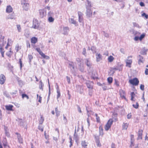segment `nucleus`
Instances as JSON below:
<instances>
[{"instance_id": "1", "label": "nucleus", "mask_w": 148, "mask_h": 148, "mask_svg": "<svg viewBox=\"0 0 148 148\" xmlns=\"http://www.w3.org/2000/svg\"><path fill=\"white\" fill-rule=\"evenodd\" d=\"M28 2L29 0H21V4L23 10L27 11L29 9L30 5Z\"/></svg>"}, {"instance_id": "2", "label": "nucleus", "mask_w": 148, "mask_h": 148, "mask_svg": "<svg viewBox=\"0 0 148 148\" xmlns=\"http://www.w3.org/2000/svg\"><path fill=\"white\" fill-rule=\"evenodd\" d=\"M94 83L92 82L88 81L86 83V85L88 88L89 89V94L91 96L93 92V87Z\"/></svg>"}, {"instance_id": "3", "label": "nucleus", "mask_w": 148, "mask_h": 148, "mask_svg": "<svg viewBox=\"0 0 148 148\" xmlns=\"http://www.w3.org/2000/svg\"><path fill=\"white\" fill-rule=\"evenodd\" d=\"M113 122V121L112 119H109L104 127L105 130L107 131L109 130L111 128Z\"/></svg>"}, {"instance_id": "4", "label": "nucleus", "mask_w": 148, "mask_h": 148, "mask_svg": "<svg viewBox=\"0 0 148 148\" xmlns=\"http://www.w3.org/2000/svg\"><path fill=\"white\" fill-rule=\"evenodd\" d=\"M129 82L133 86H137L139 84V81L137 78L135 77L130 79L129 81Z\"/></svg>"}, {"instance_id": "5", "label": "nucleus", "mask_w": 148, "mask_h": 148, "mask_svg": "<svg viewBox=\"0 0 148 148\" xmlns=\"http://www.w3.org/2000/svg\"><path fill=\"white\" fill-rule=\"evenodd\" d=\"M36 49L39 53V54L43 58L47 60H49V56L46 55L44 53L41 51L40 48H36Z\"/></svg>"}, {"instance_id": "6", "label": "nucleus", "mask_w": 148, "mask_h": 148, "mask_svg": "<svg viewBox=\"0 0 148 148\" xmlns=\"http://www.w3.org/2000/svg\"><path fill=\"white\" fill-rule=\"evenodd\" d=\"M15 134L17 135V137L18 143L21 144H23V139L21 134L17 132H16Z\"/></svg>"}, {"instance_id": "7", "label": "nucleus", "mask_w": 148, "mask_h": 148, "mask_svg": "<svg viewBox=\"0 0 148 148\" xmlns=\"http://www.w3.org/2000/svg\"><path fill=\"white\" fill-rule=\"evenodd\" d=\"M6 80V77L3 74H1L0 76V84L2 85L3 84Z\"/></svg>"}, {"instance_id": "8", "label": "nucleus", "mask_w": 148, "mask_h": 148, "mask_svg": "<svg viewBox=\"0 0 148 148\" xmlns=\"http://www.w3.org/2000/svg\"><path fill=\"white\" fill-rule=\"evenodd\" d=\"M39 12L40 17L41 18H43L46 15V12L44 9L39 10Z\"/></svg>"}, {"instance_id": "9", "label": "nucleus", "mask_w": 148, "mask_h": 148, "mask_svg": "<svg viewBox=\"0 0 148 148\" xmlns=\"http://www.w3.org/2000/svg\"><path fill=\"white\" fill-rule=\"evenodd\" d=\"M143 130L141 129H139L138 132V137L137 139H142L143 135Z\"/></svg>"}, {"instance_id": "10", "label": "nucleus", "mask_w": 148, "mask_h": 148, "mask_svg": "<svg viewBox=\"0 0 148 148\" xmlns=\"http://www.w3.org/2000/svg\"><path fill=\"white\" fill-rule=\"evenodd\" d=\"M13 11V9L10 5H7L6 9V12L7 13L12 12Z\"/></svg>"}, {"instance_id": "11", "label": "nucleus", "mask_w": 148, "mask_h": 148, "mask_svg": "<svg viewBox=\"0 0 148 148\" xmlns=\"http://www.w3.org/2000/svg\"><path fill=\"white\" fill-rule=\"evenodd\" d=\"M120 94L121 97L122 98L124 99L126 101H127V99L125 97V93L124 91L121 90L120 91Z\"/></svg>"}, {"instance_id": "12", "label": "nucleus", "mask_w": 148, "mask_h": 148, "mask_svg": "<svg viewBox=\"0 0 148 148\" xmlns=\"http://www.w3.org/2000/svg\"><path fill=\"white\" fill-rule=\"evenodd\" d=\"M132 62V59H127L126 61V66L128 67L129 68H131V64Z\"/></svg>"}, {"instance_id": "13", "label": "nucleus", "mask_w": 148, "mask_h": 148, "mask_svg": "<svg viewBox=\"0 0 148 148\" xmlns=\"http://www.w3.org/2000/svg\"><path fill=\"white\" fill-rule=\"evenodd\" d=\"M5 108L8 111H13L14 110L13 109V106L11 105H6L5 106Z\"/></svg>"}, {"instance_id": "14", "label": "nucleus", "mask_w": 148, "mask_h": 148, "mask_svg": "<svg viewBox=\"0 0 148 148\" xmlns=\"http://www.w3.org/2000/svg\"><path fill=\"white\" fill-rule=\"evenodd\" d=\"M13 51L12 50V49L11 48L10 49L9 51L7 52L6 53V54L8 56L9 58H11V56L13 54Z\"/></svg>"}, {"instance_id": "15", "label": "nucleus", "mask_w": 148, "mask_h": 148, "mask_svg": "<svg viewBox=\"0 0 148 148\" xmlns=\"http://www.w3.org/2000/svg\"><path fill=\"white\" fill-rule=\"evenodd\" d=\"M92 12L90 9H88L86 11V16L87 17H90L92 16Z\"/></svg>"}, {"instance_id": "16", "label": "nucleus", "mask_w": 148, "mask_h": 148, "mask_svg": "<svg viewBox=\"0 0 148 148\" xmlns=\"http://www.w3.org/2000/svg\"><path fill=\"white\" fill-rule=\"evenodd\" d=\"M88 143L86 142L85 140L82 141L81 142V145L83 148H87Z\"/></svg>"}, {"instance_id": "17", "label": "nucleus", "mask_w": 148, "mask_h": 148, "mask_svg": "<svg viewBox=\"0 0 148 148\" xmlns=\"http://www.w3.org/2000/svg\"><path fill=\"white\" fill-rule=\"evenodd\" d=\"M38 41V39L36 37H33L31 38V42L33 44H35Z\"/></svg>"}, {"instance_id": "18", "label": "nucleus", "mask_w": 148, "mask_h": 148, "mask_svg": "<svg viewBox=\"0 0 148 148\" xmlns=\"http://www.w3.org/2000/svg\"><path fill=\"white\" fill-rule=\"evenodd\" d=\"M96 56L97 62H99L102 59L101 55L100 54H97Z\"/></svg>"}, {"instance_id": "19", "label": "nucleus", "mask_w": 148, "mask_h": 148, "mask_svg": "<svg viewBox=\"0 0 148 148\" xmlns=\"http://www.w3.org/2000/svg\"><path fill=\"white\" fill-rule=\"evenodd\" d=\"M95 142L97 146L98 147H100L101 146V144L100 143L99 138L95 140Z\"/></svg>"}, {"instance_id": "20", "label": "nucleus", "mask_w": 148, "mask_h": 148, "mask_svg": "<svg viewBox=\"0 0 148 148\" xmlns=\"http://www.w3.org/2000/svg\"><path fill=\"white\" fill-rule=\"evenodd\" d=\"M129 125L128 123H123L122 125L123 130H127Z\"/></svg>"}, {"instance_id": "21", "label": "nucleus", "mask_w": 148, "mask_h": 148, "mask_svg": "<svg viewBox=\"0 0 148 148\" xmlns=\"http://www.w3.org/2000/svg\"><path fill=\"white\" fill-rule=\"evenodd\" d=\"M14 17V13L13 12L12 13L9 14L6 18L7 19H13Z\"/></svg>"}, {"instance_id": "22", "label": "nucleus", "mask_w": 148, "mask_h": 148, "mask_svg": "<svg viewBox=\"0 0 148 148\" xmlns=\"http://www.w3.org/2000/svg\"><path fill=\"white\" fill-rule=\"evenodd\" d=\"M99 135L101 136H103V127L101 125H100L99 126Z\"/></svg>"}, {"instance_id": "23", "label": "nucleus", "mask_w": 148, "mask_h": 148, "mask_svg": "<svg viewBox=\"0 0 148 148\" xmlns=\"http://www.w3.org/2000/svg\"><path fill=\"white\" fill-rule=\"evenodd\" d=\"M57 99H58L60 96V92L59 87L58 86L57 87Z\"/></svg>"}, {"instance_id": "24", "label": "nucleus", "mask_w": 148, "mask_h": 148, "mask_svg": "<svg viewBox=\"0 0 148 148\" xmlns=\"http://www.w3.org/2000/svg\"><path fill=\"white\" fill-rule=\"evenodd\" d=\"M139 60L138 61V63L139 64H140L141 63H143V57L141 56L140 55H139Z\"/></svg>"}, {"instance_id": "25", "label": "nucleus", "mask_w": 148, "mask_h": 148, "mask_svg": "<svg viewBox=\"0 0 148 148\" xmlns=\"http://www.w3.org/2000/svg\"><path fill=\"white\" fill-rule=\"evenodd\" d=\"M95 115L96 117V122L97 123H101V120L100 119V117L98 116V114L97 113H95Z\"/></svg>"}, {"instance_id": "26", "label": "nucleus", "mask_w": 148, "mask_h": 148, "mask_svg": "<svg viewBox=\"0 0 148 148\" xmlns=\"http://www.w3.org/2000/svg\"><path fill=\"white\" fill-rule=\"evenodd\" d=\"M38 23H36L34 21L33 23V25L32 26V27L34 29H37L38 27Z\"/></svg>"}, {"instance_id": "27", "label": "nucleus", "mask_w": 148, "mask_h": 148, "mask_svg": "<svg viewBox=\"0 0 148 148\" xmlns=\"http://www.w3.org/2000/svg\"><path fill=\"white\" fill-rule=\"evenodd\" d=\"M131 100L132 101H134V98L136 95L134 93V92H132L131 93Z\"/></svg>"}, {"instance_id": "28", "label": "nucleus", "mask_w": 148, "mask_h": 148, "mask_svg": "<svg viewBox=\"0 0 148 148\" xmlns=\"http://www.w3.org/2000/svg\"><path fill=\"white\" fill-rule=\"evenodd\" d=\"M114 59V58L112 56H110L108 57V62H112L113 61Z\"/></svg>"}, {"instance_id": "29", "label": "nucleus", "mask_w": 148, "mask_h": 148, "mask_svg": "<svg viewBox=\"0 0 148 148\" xmlns=\"http://www.w3.org/2000/svg\"><path fill=\"white\" fill-rule=\"evenodd\" d=\"M108 83L109 84H111L112 82L113 78L111 77H109L107 78Z\"/></svg>"}, {"instance_id": "30", "label": "nucleus", "mask_w": 148, "mask_h": 148, "mask_svg": "<svg viewBox=\"0 0 148 148\" xmlns=\"http://www.w3.org/2000/svg\"><path fill=\"white\" fill-rule=\"evenodd\" d=\"M86 64L87 66H88L90 68L92 66V64L90 63V62L88 60V59H86Z\"/></svg>"}, {"instance_id": "31", "label": "nucleus", "mask_w": 148, "mask_h": 148, "mask_svg": "<svg viewBox=\"0 0 148 148\" xmlns=\"http://www.w3.org/2000/svg\"><path fill=\"white\" fill-rule=\"evenodd\" d=\"M0 52L1 53L2 56L3 57H4V53L5 52L4 49H3L2 48V47H1L0 48Z\"/></svg>"}, {"instance_id": "32", "label": "nucleus", "mask_w": 148, "mask_h": 148, "mask_svg": "<svg viewBox=\"0 0 148 148\" xmlns=\"http://www.w3.org/2000/svg\"><path fill=\"white\" fill-rule=\"evenodd\" d=\"M39 88L40 89L43 90V86H44L43 84L42 83V81L41 80L39 82Z\"/></svg>"}, {"instance_id": "33", "label": "nucleus", "mask_w": 148, "mask_h": 148, "mask_svg": "<svg viewBox=\"0 0 148 148\" xmlns=\"http://www.w3.org/2000/svg\"><path fill=\"white\" fill-rule=\"evenodd\" d=\"M16 80H17L18 84L20 85L21 84H22V81L20 79V78H19L18 77H16Z\"/></svg>"}, {"instance_id": "34", "label": "nucleus", "mask_w": 148, "mask_h": 148, "mask_svg": "<svg viewBox=\"0 0 148 148\" xmlns=\"http://www.w3.org/2000/svg\"><path fill=\"white\" fill-rule=\"evenodd\" d=\"M54 18L51 16L49 17L48 18V21L49 22H53L54 21Z\"/></svg>"}, {"instance_id": "35", "label": "nucleus", "mask_w": 148, "mask_h": 148, "mask_svg": "<svg viewBox=\"0 0 148 148\" xmlns=\"http://www.w3.org/2000/svg\"><path fill=\"white\" fill-rule=\"evenodd\" d=\"M44 117H43V116L42 115L41 116L40 118V119L39 122L40 123H41V124H42L44 121Z\"/></svg>"}, {"instance_id": "36", "label": "nucleus", "mask_w": 148, "mask_h": 148, "mask_svg": "<svg viewBox=\"0 0 148 148\" xmlns=\"http://www.w3.org/2000/svg\"><path fill=\"white\" fill-rule=\"evenodd\" d=\"M145 34L143 33V34H142L139 38V40L140 41L141 40H142V39L143 38H144V37H145Z\"/></svg>"}, {"instance_id": "37", "label": "nucleus", "mask_w": 148, "mask_h": 148, "mask_svg": "<svg viewBox=\"0 0 148 148\" xmlns=\"http://www.w3.org/2000/svg\"><path fill=\"white\" fill-rule=\"evenodd\" d=\"M132 106L134 108L136 109H137L139 106V104L138 102H136L135 105L133 104Z\"/></svg>"}, {"instance_id": "38", "label": "nucleus", "mask_w": 148, "mask_h": 148, "mask_svg": "<svg viewBox=\"0 0 148 148\" xmlns=\"http://www.w3.org/2000/svg\"><path fill=\"white\" fill-rule=\"evenodd\" d=\"M141 16L142 17H145V18L147 19L148 18V15L147 14L145 13H143L142 14Z\"/></svg>"}, {"instance_id": "39", "label": "nucleus", "mask_w": 148, "mask_h": 148, "mask_svg": "<svg viewBox=\"0 0 148 148\" xmlns=\"http://www.w3.org/2000/svg\"><path fill=\"white\" fill-rule=\"evenodd\" d=\"M22 96L23 99L25 97H26L27 99H29L28 96L25 94H23L22 95Z\"/></svg>"}, {"instance_id": "40", "label": "nucleus", "mask_w": 148, "mask_h": 148, "mask_svg": "<svg viewBox=\"0 0 148 148\" xmlns=\"http://www.w3.org/2000/svg\"><path fill=\"white\" fill-rule=\"evenodd\" d=\"M69 140H70V145H69V147H71L73 145V142H72V138H71L70 137L69 138Z\"/></svg>"}, {"instance_id": "41", "label": "nucleus", "mask_w": 148, "mask_h": 148, "mask_svg": "<svg viewBox=\"0 0 148 148\" xmlns=\"http://www.w3.org/2000/svg\"><path fill=\"white\" fill-rule=\"evenodd\" d=\"M18 30L19 32H21V28L20 25H16Z\"/></svg>"}, {"instance_id": "42", "label": "nucleus", "mask_w": 148, "mask_h": 148, "mask_svg": "<svg viewBox=\"0 0 148 148\" xmlns=\"http://www.w3.org/2000/svg\"><path fill=\"white\" fill-rule=\"evenodd\" d=\"M38 129L41 132H42L43 131V127L42 126H39L38 127Z\"/></svg>"}, {"instance_id": "43", "label": "nucleus", "mask_w": 148, "mask_h": 148, "mask_svg": "<svg viewBox=\"0 0 148 148\" xmlns=\"http://www.w3.org/2000/svg\"><path fill=\"white\" fill-rule=\"evenodd\" d=\"M134 140L131 141V144L130 145V147H132L133 146H134Z\"/></svg>"}, {"instance_id": "44", "label": "nucleus", "mask_w": 148, "mask_h": 148, "mask_svg": "<svg viewBox=\"0 0 148 148\" xmlns=\"http://www.w3.org/2000/svg\"><path fill=\"white\" fill-rule=\"evenodd\" d=\"M78 14L79 16V18L81 17L83 15V14L82 13V12H78Z\"/></svg>"}, {"instance_id": "45", "label": "nucleus", "mask_w": 148, "mask_h": 148, "mask_svg": "<svg viewBox=\"0 0 148 148\" xmlns=\"http://www.w3.org/2000/svg\"><path fill=\"white\" fill-rule=\"evenodd\" d=\"M140 88L142 90H144V86L143 84H141L140 86Z\"/></svg>"}, {"instance_id": "46", "label": "nucleus", "mask_w": 148, "mask_h": 148, "mask_svg": "<svg viewBox=\"0 0 148 148\" xmlns=\"http://www.w3.org/2000/svg\"><path fill=\"white\" fill-rule=\"evenodd\" d=\"M115 84L117 86H119V81L116 80H115Z\"/></svg>"}, {"instance_id": "47", "label": "nucleus", "mask_w": 148, "mask_h": 148, "mask_svg": "<svg viewBox=\"0 0 148 148\" xmlns=\"http://www.w3.org/2000/svg\"><path fill=\"white\" fill-rule=\"evenodd\" d=\"M5 134L6 136H7L8 137H9L10 136V134L8 132V131H5Z\"/></svg>"}, {"instance_id": "48", "label": "nucleus", "mask_w": 148, "mask_h": 148, "mask_svg": "<svg viewBox=\"0 0 148 148\" xmlns=\"http://www.w3.org/2000/svg\"><path fill=\"white\" fill-rule=\"evenodd\" d=\"M127 118L128 119H130L131 118L132 115L131 114V113H130L128 114L127 115Z\"/></svg>"}, {"instance_id": "49", "label": "nucleus", "mask_w": 148, "mask_h": 148, "mask_svg": "<svg viewBox=\"0 0 148 148\" xmlns=\"http://www.w3.org/2000/svg\"><path fill=\"white\" fill-rule=\"evenodd\" d=\"M44 135H45V138L47 139H48L49 138V136L48 135H47L46 134V131L45 132Z\"/></svg>"}, {"instance_id": "50", "label": "nucleus", "mask_w": 148, "mask_h": 148, "mask_svg": "<svg viewBox=\"0 0 148 148\" xmlns=\"http://www.w3.org/2000/svg\"><path fill=\"white\" fill-rule=\"evenodd\" d=\"M19 62L20 64V68L21 69L22 67V61L21 59H19Z\"/></svg>"}, {"instance_id": "51", "label": "nucleus", "mask_w": 148, "mask_h": 148, "mask_svg": "<svg viewBox=\"0 0 148 148\" xmlns=\"http://www.w3.org/2000/svg\"><path fill=\"white\" fill-rule=\"evenodd\" d=\"M3 146L4 148H5V147H8V146H9V145H7V143L6 142L5 143H3Z\"/></svg>"}, {"instance_id": "52", "label": "nucleus", "mask_w": 148, "mask_h": 148, "mask_svg": "<svg viewBox=\"0 0 148 148\" xmlns=\"http://www.w3.org/2000/svg\"><path fill=\"white\" fill-rule=\"evenodd\" d=\"M145 73L146 75H148V69L146 68L145 69Z\"/></svg>"}, {"instance_id": "53", "label": "nucleus", "mask_w": 148, "mask_h": 148, "mask_svg": "<svg viewBox=\"0 0 148 148\" xmlns=\"http://www.w3.org/2000/svg\"><path fill=\"white\" fill-rule=\"evenodd\" d=\"M66 79H67V82L69 84L70 83V77L68 76H66Z\"/></svg>"}, {"instance_id": "54", "label": "nucleus", "mask_w": 148, "mask_h": 148, "mask_svg": "<svg viewBox=\"0 0 148 148\" xmlns=\"http://www.w3.org/2000/svg\"><path fill=\"white\" fill-rule=\"evenodd\" d=\"M140 5L141 7L144 6H145V5L144 3L142 2H140Z\"/></svg>"}, {"instance_id": "55", "label": "nucleus", "mask_w": 148, "mask_h": 148, "mask_svg": "<svg viewBox=\"0 0 148 148\" xmlns=\"http://www.w3.org/2000/svg\"><path fill=\"white\" fill-rule=\"evenodd\" d=\"M130 137H131V141L134 140V135H130Z\"/></svg>"}, {"instance_id": "56", "label": "nucleus", "mask_w": 148, "mask_h": 148, "mask_svg": "<svg viewBox=\"0 0 148 148\" xmlns=\"http://www.w3.org/2000/svg\"><path fill=\"white\" fill-rule=\"evenodd\" d=\"M68 95L69 96V99H71V94L69 93V90H67Z\"/></svg>"}, {"instance_id": "57", "label": "nucleus", "mask_w": 148, "mask_h": 148, "mask_svg": "<svg viewBox=\"0 0 148 148\" xmlns=\"http://www.w3.org/2000/svg\"><path fill=\"white\" fill-rule=\"evenodd\" d=\"M17 92V90H15L14 92H13L11 93V95H14L16 94Z\"/></svg>"}, {"instance_id": "58", "label": "nucleus", "mask_w": 148, "mask_h": 148, "mask_svg": "<svg viewBox=\"0 0 148 148\" xmlns=\"http://www.w3.org/2000/svg\"><path fill=\"white\" fill-rule=\"evenodd\" d=\"M4 129L5 132L8 131V127L5 126H4Z\"/></svg>"}, {"instance_id": "59", "label": "nucleus", "mask_w": 148, "mask_h": 148, "mask_svg": "<svg viewBox=\"0 0 148 148\" xmlns=\"http://www.w3.org/2000/svg\"><path fill=\"white\" fill-rule=\"evenodd\" d=\"M82 53H83V54L84 55H85V54L86 53V49H85L84 48V49H83V52H82Z\"/></svg>"}, {"instance_id": "60", "label": "nucleus", "mask_w": 148, "mask_h": 148, "mask_svg": "<svg viewBox=\"0 0 148 148\" xmlns=\"http://www.w3.org/2000/svg\"><path fill=\"white\" fill-rule=\"evenodd\" d=\"M115 145L114 143H112L111 145V148H115Z\"/></svg>"}, {"instance_id": "61", "label": "nucleus", "mask_w": 148, "mask_h": 148, "mask_svg": "<svg viewBox=\"0 0 148 148\" xmlns=\"http://www.w3.org/2000/svg\"><path fill=\"white\" fill-rule=\"evenodd\" d=\"M139 38L138 36H135L134 38V40L135 41H137L139 39Z\"/></svg>"}, {"instance_id": "62", "label": "nucleus", "mask_w": 148, "mask_h": 148, "mask_svg": "<svg viewBox=\"0 0 148 148\" xmlns=\"http://www.w3.org/2000/svg\"><path fill=\"white\" fill-rule=\"evenodd\" d=\"M42 98L40 96H39V100H38V101L40 102V103H41V101H42Z\"/></svg>"}, {"instance_id": "63", "label": "nucleus", "mask_w": 148, "mask_h": 148, "mask_svg": "<svg viewBox=\"0 0 148 148\" xmlns=\"http://www.w3.org/2000/svg\"><path fill=\"white\" fill-rule=\"evenodd\" d=\"M102 88H103V90H105L107 89V87L105 86H103Z\"/></svg>"}, {"instance_id": "64", "label": "nucleus", "mask_w": 148, "mask_h": 148, "mask_svg": "<svg viewBox=\"0 0 148 148\" xmlns=\"http://www.w3.org/2000/svg\"><path fill=\"white\" fill-rule=\"evenodd\" d=\"M19 47L18 45L16 46L15 47V49L16 51H18L19 50Z\"/></svg>"}]
</instances>
